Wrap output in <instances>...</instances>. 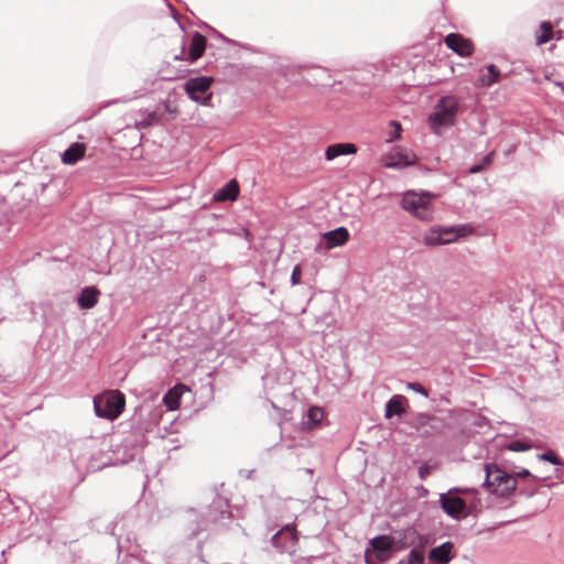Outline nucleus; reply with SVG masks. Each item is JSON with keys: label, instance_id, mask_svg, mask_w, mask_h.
Returning a JSON list of instances; mask_svg holds the SVG:
<instances>
[{"label": "nucleus", "instance_id": "9", "mask_svg": "<svg viewBox=\"0 0 564 564\" xmlns=\"http://www.w3.org/2000/svg\"><path fill=\"white\" fill-rule=\"evenodd\" d=\"M485 479L482 487L486 488L490 494L495 495L496 489L506 484V480L511 478L513 475L506 471L495 463L484 464Z\"/></svg>", "mask_w": 564, "mask_h": 564}, {"label": "nucleus", "instance_id": "18", "mask_svg": "<svg viewBox=\"0 0 564 564\" xmlns=\"http://www.w3.org/2000/svg\"><path fill=\"white\" fill-rule=\"evenodd\" d=\"M408 400L404 395L394 394L386 403L384 416L391 419L392 416H401L405 412V404Z\"/></svg>", "mask_w": 564, "mask_h": 564}, {"label": "nucleus", "instance_id": "6", "mask_svg": "<svg viewBox=\"0 0 564 564\" xmlns=\"http://www.w3.org/2000/svg\"><path fill=\"white\" fill-rule=\"evenodd\" d=\"M131 523L130 518L117 521L113 525V534L117 539V550L119 553H126L130 556H137L139 545L133 531L128 530Z\"/></svg>", "mask_w": 564, "mask_h": 564}, {"label": "nucleus", "instance_id": "30", "mask_svg": "<svg viewBox=\"0 0 564 564\" xmlns=\"http://www.w3.org/2000/svg\"><path fill=\"white\" fill-rule=\"evenodd\" d=\"M540 29L541 33L536 36V43L544 44L552 39L553 29L549 22H542Z\"/></svg>", "mask_w": 564, "mask_h": 564}, {"label": "nucleus", "instance_id": "28", "mask_svg": "<svg viewBox=\"0 0 564 564\" xmlns=\"http://www.w3.org/2000/svg\"><path fill=\"white\" fill-rule=\"evenodd\" d=\"M440 421L436 417H430L426 423H422L419 432L422 436H430L440 431Z\"/></svg>", "mask_w": 564, "mask_h": 564}, {"label": "nucleus", "instance_id": "31", "mask_svg": "<svg viewBox=\"0 0 564 564\" xmlns=\"http://www.w3.org/2000/svg\"><path fill=\"white\" fill-rule=\"evenodd\" d=\"M180 395L173 390H169V392L163 397V402L166 405L167 410L174 411L180 406L181 400Z\"/></svg>", "mask_w": 564, "mask_h": 564}, {"label": "nucleus", "instance_id": "42", "mask_svg": "<svg viewBox=\"0 0 564 564\" xmlns=\"http://www.w3.org/2000/svg\"><path fill=\"white\" fill-rule=\"evenodd\" d=\"M370 547H367L366 551H365V562L366 564H377V562H375L373 560L370 558Z\"/></svg>", "mask_w": 564, "mask_h": 564}, {"label": "nucleus", "instance_id": "43", "mask_svg": "<svg viewBox=\"0 0 564 564\" xmlns=\"http://www.w3.org/2000/svg\"><path fill=\"white\" fill-rule=\"evenodd\" d=\"M186 55L187 54L185 53V47L183 46L181 53L175 55L174 59L175 61H186Z\"/></svg>", "mask_w": 564, "mask_h": 564}, {"label": "nucleus", "instance_id": "4", "mask_svg": "<svg viewBox=\"0 0 564 564\" xmlns=\"http://www.w3.org/2000/svg\"><path fill=\"white\" fill-rule=\"evenodd\" d=\"M401 207L421 220L430 221L433 219L431 195L427 193L406 192L401 199Z\"/></svg>", "mask_w": 564, "mask_h": 564}, {"label": "nucleus", "instance_id": "16", "mask_svg": "<svg viewBox=\"0 0 564 564\" xmlns=\"http://www.w3.org/2000/svg\"><path fill=\"white\" fill-rule=\"evenodd\" d=\"M207 44L206 37L199 32H194L191 39L189 50L186 55V62L194 63L200 58Z\"/></svg>", "mask_w": 564, "mask_h": 564}, {"label": "nucleus", "instance_id": "21", "mask_svg": "<svg viewBox=\"0 0 564 564\" xmlns=\"http://www.w3.org/2000/svg\"><path fill=\"white\" fill-rule=\"evenodd\" d=\"M85 154V145L78 142L72 143L62 154V162L64 164H75Z\"/></svg>", "mask_w": 564, "mask_h": 564}, {"label": "nucleus", "instance_id": "35", "mask_svg": "<svg viewBox=\"0 0 564 564\" xmlns=\"http://www.w3.org/2000/svg\"><path fill=\"white\" fill-rule=\"evenodd\" d=\"M397 564H424V558L419 552L410 551L406 557L400 560Z\"/></svg>", "mask_w": 564, "mask_h": 564}, {"label": "nucleus", "instance_id": "44", "mask_svg": "<svg viewBox=\"0 0 564 564\" xmlns=\"http://www.w3.org/2000/svg\"><path fill=\"white\" fill-rule=\"evenodd\" d=\"M305 471H306L307 474H312V473H313V469H311V468H306V469H305Z\"/></svg>", "mask_w": 564, "mask_h": 564}, {"label": "nucleus", "instance_id": "5", "mask_svg": "<svg viewBox=\"0 0 564 564\" xmlns=\"http://www.w3.org/2000/svg\"><path fill=\"white\" fill-rule=\"evenodd\" d=\"M214 78L210 76H197L187 79L184 83V90L193 101L213 107V93L210 90Z\"/></svg>", "mask_w": 564, "mask_h": 564}, {"label": "nucleus", "instance_id": "14", "mask_svg": "<svg viewBox=\"0 0 564 564\" xmlns=\"http://www.w3.org/2000/svg\"><path fill=\"white\" fill-rule=\"evenodd\" d=\"M162 118V113H160L158 110H142L135 112L134 115V127L138 130H143L147 128H150L154 124L160 123Z\"/></svg>", "mask_w": 564, "mask_h": 564}, {"label": "nucleus", "instance_id": "45", "mask_svg": "<svg viewBox=\"0 0 564 564\" xmlns=\"http://www.w3.org/2000/svg\"><path fill=\"white\" fill-rule=\"evenodd\" d=\"M319 69H321L324 74H326V73H327V70H326V69H324V68H319Z\"/></svg>", "mask_w": 564, "mask_h": 564}, {"label": "nucleus", "instance_id": "36", "mask_svg": "<svg viewBox=\"0 0 564 564\" xmlns=\"http://www.w3.org/2000/svg\"><path fill=\"white\" fill-rule=\"evenodd\" d=\"M516 479H528L530 482H538L540 480V478L533 474H531L528 469L525 468H521L520 470L518 471H512L511 473Z\"/></svg>", "mask_w": 564, "mask_h": 564}, {"label": "nucleus", "instance_id": "12", "mask_svg": "<svg viewBox=\"0 0 564 564\" xmlns=\"http://www.w3.org/2000/svg\"><path fill=\"white\" fill-rule=\"evenodd\" d=\"M445 44L449 50L462 57H468L474 52L473 42L458 33L446 35Z\"/></svg>", "mask_w": 564, "mask_h": 564}, {"label": "nucleus", "instance_id": "37", "mask_svg": "<svg viewBox=\"0 0 564 564\" xmlns=\"http://www.w3.org/2000/svg\"><path fill=\"white\" fill-rule=\"evenodd\" d=\"M324 557H325L324 554H321V555H310V556H301V557H297L296 560H294L293 564H312L313 562L319 561V560H322Z\"/></svg>", "mask_w": 564, "mask_h": 564}, {"label": "nucleus", "instance_id": "7", "mask_svg": "<svg viewBox=\"0 0 564 564\" xmlns=\"http://www.w3.org/2000/svg\"><path fill=\"white\" fill-rule=\"evenodd\" d=\"M299 543L295 521L284 524L271 538L272 546L280 553L293 554Z\"/></svg>", "mask_w": 564, "mask_h": 564}, {"label": "nucleus", "instance_id": "13", "mask_svg": "<svg viewBox=\"0 0 564 564\" xmlns=\"http://www.w3.org/2000/svg\"><path fill=\"white\" fill-rule=\"evenodd\" d=\"M348 239L349 232L346 227H338L323 234V241L328 250L345 245Z\"/></svg>", "mask_w": 564, "mask_h": 564}, {"label": "nucleus", "instance_id": "29", "mask_svg": "<svg viewBox=\"0 0 564 564\" xmlns=\"http://www.w3.org/2000/svg\"><path fill=\"white\" fill-rule=\"evenodd\" d=\"M538 489V482H530L528 479L518 481L517 495L524 497H532Z\"/></svg>", "mask_w": 564, "mask_h": 564}, {"label": "nucleus", "instance_id": "20", "mask_svg": "<svg viewBox=\"0 0 564 564\" xmlns=\"http://www.w3.org/2000/svg\"><path fill=\"white\" fill-rule=\"evenodd\" d=\"M357 147L354 143H334L326 148L325 158L327 161H332L341 155L355 154Z\"/></svg>", "mask_w": 564, "mask_h": 564}, {"label": "nucleus", "instance_id": "3", "mask_svg": "<svg viewBox=\"0 0 564 564\" xmlns=\"http://www.w3.org/2000/svg\"><path fill=\"white\" fill-rule=\"evenodd\" d=\"M476 492L471 488H451L447 492L440 495V506L444 513L454 520L465 519L469 516L470 511L466 501L458 497V494Z\"/></svg>", "mask_w": 564, "mask_h": 564}, {"label": "nucleus", "instance_id": "40", "mask_svg": "<svg viewBox=\"0 0 564 564\" xmlns=\"http://www.w3.org/2000/svg\"><path fill=\"white\" fill-rule=\"evenodd\" d=\"M300 276H301V269L299 265L294 267L292 274H291V282L293 285L300 283Z\"/></svg>", "mask_w": 564, "mask_h": 564}, {"label": "nucleus", "instance_id": "33", "mask_svg": "<svg viewBox=\"0 0 564 564\" xmlns=\"http://www.w3.org/2000/svg\"><path fill=\"white\" fill-rule=\"evenodd\" d=\"M507 448L512 452H525L532 448V444L523 440H513L508 443Z\"/></svg>", "mask_w": 564, "mask_h": 564}, {"label": "nucleus", "instance_id": "22", "mask_svg": "<svg viewBox=\"0 0 564 564\" xmlns=\"http://www.w3.org/2000/svg\"><path fill=\"white\" fill-rule=\"evenodd\" d=\"M518 480L514 476L506 480V484L496 489L495 496L502 498L506 501L512 500L517 496Z\"/></svg>", "mask_w": 564, "mask_h": 564}, {"label": "nucleus", "instance_id": "19", "mask_svg": "<svg viewBox=\"0 0 564 564\" xmlns=\"http://www.w3.org/2000/svg\"><path fill=\"white\" fill-rule=\"evenodd\" d=\"M99 294H100L99 290L95 286L84 288L80 291L78 299H77L78 306L82 310L93 308L98 302Z\"/></svg>", "mask_w": 564, "mask_h": 564}, {"label": "nucleus", "instance_id": "39", "mask_svg": "<svg viewBox=\"0 0 564 564\" xmlns=\"http://www.w3.org/2000/svg\"><path fill=\"white\" fill-rule=\"evenodd\" d=\"M431 471H432V466L424 463L419 467V477L421 479H425L431 474Z\"/></svg>", "mask_w": 564, "mask_h": 564}, {"label": "nucleus", "instance_id": "1", "mask_svg": "<svg viewBox=\"0 0 564 564\" xmlns=\"http://www.w3.org/2000/svg\"><path fill=\"white\" fill-rule=\"evenodd\" d=\"M459 111V100L456 96H442L427 117L431 130L441 135L444 129L453 127Z\"/></svg>", "mask_w": 564, "mask_h": 564}, {"label": "nucleus", "instance_id": "15", "mask_svg": "<svg viewBox=\"0 0 564 564\" xmlns=\"http://www.w3.org/2000/svg\"><path fill=\"white\" fill-rule=\"evenodd\" d=\"M453 230L451 228L446 229H430L424 235V243L426 246H441L446 245L454 241Z\"/></svg>", "mask_w": 564, "mask_h": 564}, {"label": "nucleus", "instance_id": "24", "mask_svg": "<svg viewBox=\"0 0 564 564\" xmlns=\"http://www.w3.org/2000/svg\"><path fill=\"white\" fill-rule=\"evenodd\" d=\"M226 508L227 503L225 501H223L220 498L215 499L208 509V519L216 521L217 519L223 518L227 512Z\"/></svg>", "mask_w": 564, "mask_h": 564}, {"label": "nucleus", "instance_id": "32", "mask_svg": "<svg viewBox=\"0 0 564 564\" xmlns=\"http://www.w3.org/2000/svg\"><path fill=\"white\" fill-rule=\"evenodd\" d=\"M538 458L540 460H545L551 463L554 466H563L564 462L562 458H560L553 449H547L541 454L538 455Z\"/></svg>", "mask_w": 564, "mask_h": 564}, {"label": "nucleus", "instance_id": "11", "mask_svg": "<svg viewBox=\"0 0 564 564\" xmlns=\"http://www.w3.org/2000/svg\"><path fill=\"white\" fill-rule=\"evenodd\" d=\"M370 552L376 554L377 562H384L389 558L393 547V539L390 535H377L369 540Z\"/></svg>", "mask_w": 564, "mask_h": 564}, {"label": "nucleus", "instance_id": "23", "mask_svg": "<svg viewBox=\"0 0 564 564\" xmlns=\"http://www.w3.org/2000/svg\"><path fill=\"white\" fill-rule=\"evenodd\" d=\"M488 75H481L477 79L479 87H490L500 78V70L494 64L487 66Z\"/></svg>", "mask_w": 564, "mask_h": 564}, {"label": "nucleus", "instance_id": "41", "mask_svg": "<svg viewBox=\"0 0 564 564\" xmlns=\"http://www.w3.org/2000/svg\"><path fill=\"white\" fill-rule=\"evenodd\" d=\"M205 520H203L202 522H199L196 527V529H194L191 533L192 536H196L198 534L199 531L204 530L205 529Z\"/></svg>", "mask_w": 564, "mask_h": 564}, {"label": "nucleus", "instance_id": "34", "mask_svg": "<svg viewBox=\"0 0 564 564\" xmlns=\"http://www.w3.org/2000/svg\"><path fill=\"white\" fill-rule=\"evenodd\" d=\"M390 126L392 127V130L389 132V135L386 140L388 143H392L399 140L402 132V126L399 121L392 120L390 121Z\"/></svg>", "mask_w": 564, "mask_h": 564}, {"label": "nucleus", "instance_id": "2", "mask_svg": "<svg viewBox=\"0 0 564 564\" xmlns=\"http://www.w3.org/2000/svg\"><path fill=\"white\" fill-rule=\"evenodd\" d=\"M124 394L118 390L98 394L94 398V410L98 417L116 420L124 410Z\"/></svg>", "mask_w": 564, "mask_h": 564}, {"label": "nucleus", "instance_id": "38", "mask_svg": "<svg viewBox=\"0 0 564 564\" xmlns=\"http://www.w3.org/2000/svg\"><path fill=\"white\" fill-rule=\"evenodd\" d=\"M408 388L424 395V397L429 395L426 389L419 382H409Z\"/></svg>", "mask_w": 564, "mask_h": 564}, {"label": "nucleus", "instance_id": "10", "mask_svg": "<svg viewBox=\"0 0 564 564\" xmlns=\"http://www.w3.org/2000/svg\"><path fill=\"white\" fill-rule=\"evenodd\" d=\"M454 557L455 547L453 542L445 541L429 551L426 564H449Z\"/></svg>", "mask_w": 564, "mask_h": 564}, {"label": "nucleus", "instance_id": "8", "mask_svg": "<svg viewBox=\"0 0 564 564\" xmlns=\"http://www.w3.org/2000/svg\"><path fill=\"white\" fill-rule=\"evenodd\" d=\"M416 162V155L401 147H394L388 153L383 154L380 159L382 166L393 170H402L414 165Z\"/></svg>", "mask_w": 564, "mask_h": 564}, {"label": "nucleus", "instance_id": "25", "mask_svg": "<svg viewBox=\"0 0 564 564\" xmlns=\"http://www.w3.org/2000/svg\"><path fill=\"white\" fill-rule=\"evenodd\" d=\"M324 413L321 408L312 406L307 410L306 417L303 424L307 425L308 429L316 426L323 420Z\"/></svg>", "mask_w": 564, "mask_h": 564}, {"label": "nucleus", "instance_id": "27", "mask_svg": "<svg viewBox=\"0 0 564 564\" xmlns=\"http://www.w3.org/2000/svg\"><path fill=\"white\" fill-rule=\"evenodd\" d=\"M495 151H491L489 153H487L481 160L479 163H475L473 164L469 169H468V172L470 174H477V173H480L481 171H484L485 169H487L488 166H490L494 162V159H495Z\"/></svg>", "mask_w": 564, "mask_h": 564}, {"label": "nucleus", "instance_id": "17", "mask_svg": "<svg viewBox=\"0 0 564 564\" xmlns=\"http://www.w3.org/2000/svg\"><path fill=\"white\" fill-rule=\"evenodd\" d=\"M239 195L238 182L232 178L227 182L223 187L218 188L214 195L213 200L215 202H235Z\"/></svg>", "mask_w": 564, "mask_h": 564}, {"label": "nucleus", "instance_id": "26", "mask_svg": "<svg viewBox=\"0 0 564 564\" xmlns=\"http://www.w3.org/2000/svg\"><path fill=\"white\" fill-rule=\"evenodd\" d=\"M411 533L413 535H415V540H413L411 542L413 544V547L411 549V551L419 552L423 556V558L425 560L426 556H425L424 550H425V547L429 544V536L425 535V534H420L415 530H412Z\"/></svg>", "mask_w": 564, "mask_h": 564}]
</instances>
